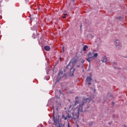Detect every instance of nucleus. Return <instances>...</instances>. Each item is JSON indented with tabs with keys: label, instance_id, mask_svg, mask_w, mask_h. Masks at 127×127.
Segmentation results:
<instances>
[{
	"label": "nucleus",
	"instance_id": "obj_11",
	"mask_svg": "<svg viewBox=\"0 0 127 127\" xmlns=\"http://www.w3.org/2000/svg\"><path fill=\"white\" fill-rule=\"evenodd\" d=\"M71 65V62H69V64L64 68V71L65 72L67 71V69H69V66Z\"/></svg>",
	"mask_w": 127,
	"mask_h": 127
},
{
	"label": "nucleus",
	"instance_id": "obj_34",
	"mask_svg": "<svg viewBox=\"0 0 127 127\" xmlns=\"http://www.w3.org/2000/svg\"><path fill=\"white\" fill-rule=\"evenodd\" d=\"M113 117H114L115 116V114H113Z\"/></svg>",
	"mask_w": 127,
	"mask_h": 127
},
{
	"label": "nucleus",
	"instance_id": "obj_28",
	"mask_svg": "<svg viewBox=\"0 0 127 127\" xmlns=\"http://www.w3.org/2000/svg\"><path fill=\"white\" fill-rule=\"evenodd\" d=\"M80 29L82 28V24H81V25H80Z\"/></svg>",
	"mask_w": 127,
	"mask_h": 127
},
{
	"label": "nucleus",
	"instance_id": "obj_25",
	"mask_svg": "<svg viewBox=\"0 0 127 127\" xmlns=\"http://www.w3.org/2000/svg\"><path fill=\"white\" fill-rule=\"evenodd\" d=\"M63 18H64V19L66 18V16H63Z\"/></svg>",
	"mask_w": 127,
	"mask_h": 127
},
{
	"label": "nucleus",
	"instance_id": "obj_21",
	"mask_svg": "<svg viewBox=\"0 0 127 127\" xmlns=\"http://www.w3.org/2000/svg\"><path fill=\"white\" fill-rule=\"evenodd\" d=\"M63 77H65V78H67V74L66 73L63 74Z\"/></svg>",
	"mask_w": 127,
	"mask_h": 127
},
{
	"label": "nucleus",
	"instance_id": "obj_3",
	"mask_svg": "<svg viewBox=\"0 0 127 127\" xmlns=\"http://www.w3.org/2000/svg\"><path fill=\"white\" fill-rule=\"evenodd\" d=\"M84 103L85 102L82 101V104H80L79 106L77 107V113H79L83 112V106H84Z\"/></svg>",
	"mask_w": 127,
	"mask_h": 127
},
{
	"label": "nucleus",
	"instance_id": "obj_23",
	"mask_svg": "<svg viewBox=\"0 0 127 127\" xmlns=\"http://www.w3.org/2000/svg\"><path fill=\"white\" fill-rule=\"evenodd\" d=\"M33 19H34V17H30V20H33Z\"/></svg>",
	"mask_w": 127,
	"mask_h": 127
},
{
	"label": "nucleus",
	"instance_id": "obj_30",
	"mask_svg": "<svg viewBox=\"0 0 127 127\" xmlns=\"http://www.w3.org/2000/svg\"><path fill=\"white\" fill-rule=\"evenodd\" d=\"M75 0H71V1H73V2H75Z\"/></svg>",
	"mask_w": 127,
	"mask_h": 127
},
{
	"label": "nucleus",
	"instance_id": "obj_15",
	"mask_svg": "<svg viewBox=\"0 0 127 127\" xmlns=\"http://www.w3.org/2000/svg\"><path fill=\"white\" fill-rule=\"evenodd\" d=\"M80 63H82V64L81 65V67L82 69L84 68V63H85V60H81V61H80Z\"/></svg>",
	"mask_w": 127,
	"mask_h": 127
},
{
	"label": "nucleus",
	"instance_id": "obj_35",
	"mask_svg": "<svg viewBox=\"0 0 127 127\" xmlns=\"http://www.w3.org/2000/svg\"><path fill=\"white\" fill-rule=\"evenodd\" d=\"M77 127H79V125H77Z\"/></svg>",
	"mask_w": 127,
	"mask_h": 127
},
{
	"label": "nucleus",
	"instance_id": "obj_8",
	"mask_svg": "<svg viewBox=\"0 0 127 127\" xmlns=\"http://www.w3.org/2000/svg\"><path fill=\"white\" fill-rule=\"evenodd\" d=\"M76 70V69L74 68V66H72L70 69V71H69V76H70V77H74V73H75V70Z\"/></svg>",
	"mask_w": 127,
	"mask_h": 127
},
{
	"label": "nucleus",
	"instance_id": "obj_5",
	"mask_svg": "<svg viewBox=\"0 0 127 127\" xmlns=\"http://www.w3.org/2000/svg\"><path fill=\"white\" fill-rule=\"evenodd\" d=\"M114 43L115 44L117 49H120V48L122 47V44H121L119 40H116L115 41H114Z\"/></svg>",
	"mask_w": 127,
	"mask_h": 127
},
{
	"label": "nucleus",
	"instance_id": "obj_1",
	"mask_svg": "<svg viewBox=\"0 0 127 127\" xmlns=\"http://www.w3.org/2000/svg\"><path fill=\"white\" fill-rule=\"evenodd\" d=\"M53 119L54 120L55 125L57 127H65V124L62 125L61 123H59V114L58 113H55L54 110Z\"/></svg>",
	"mask_w": 127,
	"mask_h": 127
},
{
	"label": "nucleus",
	"instance_id": "obj_31",
	"mask_svg": "<svg viewBox=\"0 0 127 127\" xmlns=\"http://www.w3.org/2000/svg\"><path fill=\"white\" fill-rule=\"evenodd\" d=\"M63 51L64 52V48H63Z\"/></svg>",
	"mask_w": 127,
	"mask_h": 127
},
{
	"label": "nucleus",
	"instance_id": "obj_26",
	"mask_svg": "<svg viewBox=\"0 0 127 127\" xmlns=\"http://www.w3.org/2000/svg\"><path fill=\"white\" fill-rule=\"evenodd\" d=\"M64 16H66V15H67V13H64Z\"/></svg>",
	"mask_w": 127,
	"mask_h": 127
},
{
	"label": "nucleus",
	"instance_id": "obj_27",
	"mask_svg": "<svg viewBox=\"0 0 127 127\" xmlns=\"http://www.w3.org/2000/svg\"><path fill=\"white\" fill-rule=\"evenodd\" d=\"M112 105L114 106V105H115V102H112Z\"/></svg>",
	"mask_w": 127,
	"mask_h": 127
},
{
	"label": "nucleus",
	"instance_id": "obj_17",
	"mask_svg": "<svg viewBox=\"0 0 127 127\" xmlns=\"http://www.w3.org/2000/svg\"><path fill=\"white\" fill-rule=\"evenodd\" d=\"M68 115L66 114V117H64V115H63V119H64V121H66L68 118Z\"/></svg>",
	"mask_w": 127,
	"mask_h": 127
},
{
	"label": "nucleus",
	"instance_id": "obj_2",
	"mask_svg": "<svg viewBox=\"0 0 127 127\" xmlns=\"http://www.w3.org/2000/svg\"><path fill=\"white\" fill-rule=\"evenodd\" d=\"M67 118L68 119H72V120H76V119L78 120L79 119V113L78 112H72V117L69 114V113H67Z\"/></svg>",
	"mask_w": 127,
	"mask_h": 127
},
{
	"label": "nucleus",
	"instance_id": "obj_12",
	"mask_svg": "<svg viewBox=\"0 0 127 127\" xmlns=\"http://www.w3.org/2000/svg\"><path fill=\"white\" fill-rule=\"evenodd\" d=\"M92 73H90V76H87L86 78V82H91L92 81Z\"/></svg>",
	"mask_w": 127,
	"mask_h": 127
},
{
	"label": "nucleus",
	"instance_id": "obj_16",
	"mask_svg": "<svg viewBox=\"0 0 127 127\" xmlns=\"http://www.w3.org/2000/svg\"><path fill=\"white\" fill-rule=\"evenodd\" d=\"M88 48V46L85 45L83 48V51H87V49Z\"/></svg>",
	"mask_w": 127,
	"mask_h": 127
},
{
	"label": "nucleus",
	"instance_id": "obj_36",
	"mask_svg": "<svg viewBox=\"0 0 127 127\" xmlns=\"http://www.w3.org/2000/svg\"><path fill=\"white\" fill-rule=\"evenodd\" d=\"M57 102V103H58V102H57V101H56Z\"/></svg>",
	"mask_w": 127,
	"mask_h": 127
},
{
	"label": "nucleus",
	"instance_id": "obj_32",
	"mask_svg": "<svg viewBox=\"0 0 127 127\" xmlns=\"http://www.w3.org/2000/svg\"><path fill=\"white\" fill-rule=\"evenodd\" d=\"M72 107V105L69 106V108H71Z\"/></svg>",
	"mask_w": 127,
	"mask_h": 127
},
{
	"label": "nucleus",
	"instance_id": "obj_13",
	"mask_svg": "<svg viewBox=\"0 0 127 127\" xmlns=\"http://www.w3.org/2000/svg\"><path fill=\"white\" fill-rule=\"evenodd\" d=\"M102 62H103V63H106L107 61H108V58H107V57L106 56H104L102 57V60H101Z\"/></svg>",
	"mask_w": 127,
	"mask_h": 127
},
{
	"label": "nucleus",
	"instance_id": "obj_6",
	"mask_svg": "<svg viewBox=\"0 0 127 127\" xmlns=\"http://www.w3.org/2000/svg\"><path fill=\"white\" fill-rule=\"evenodd\" d=\"M63 94L62 93V90H57L55 92V97L57 98V99H59L60 98V96Z\"/></svg>",
	"mask_w": 127,
	"mask_h": 127
},
{
	"label": "nucleus",
	"instance_id": "obj_19",
	"mask_svg": "<svg viewBox=\"0 0 127 127\" xmlns=\"http://www.w3.org/2000/svg\"><path fill=\"white\" fill-rule=\"evenodd\" d=\"M87 56H88V57H90V56H92V53L89 52V53L87 54Z\"/></svg>",
	"mask_w": 127,
	"mask_h": 127
},
{
	"label": "nucleus",
	"instance_id": "obj_29",
	"mask_svg": "<svg viewBox=\"0 0 127 127\" xmlns=\"http://www.w3.org/2000/svg\"><path fill=\"white\" fill-rule=\"evenodd\" d=\"M33 38H34V39H35V36H32Z\"/></svg>",
	"mask_w": 127,
	"mask_h": 127
},
{
	"label": "nucleus",
	"instance_id": "obj_4",
	"mask_svg": "<svg viewBox=\"0 0 127 127\" xmlns=\"http://www.w3.org/2000/svg\"><path fill=\"white\" fill-rule=\"evenodd\" d=\"M97 57H98V53H95L92 57H88L87 59H86V60L90 64H91V59H96Z\"/></svg>",
	"mask_w": 127,
	"mask_h": 127
},
{
	"label": "nucleus",
	"instance_id": "obj_14",
	"mask_svg": "<svg viewBox=\"0 0 127 127\" xmlns=\"http://www.w3.org/2000/svg\"><path fill=\"white\" fill-rule=\"evenodd\" d=\"M44 49L46 50V51H50V49H51V48H50L49 46H45L44 47Z\"/></svg>",
	"mask_w": 127,
	"mask_h": 127
},
{
	"label": "nucleus",
	"instance_id": "obj_18",
	"mask_svg": "<svg viewBox=\"0 0 127 127\" xmlns=\"http://www.w3.org/2000/svg\"><path fill=\"white\" fill-rule=\"evenodd\" d=\"M123 18H123V17L119 16V17H117L116 18V19H119V20H122L123 19Z\"/></svg>",
	"mask_w": 127,
	"mask_h": 127
},
{
	"label": "nucleus",
	"instance_id": "obj_24",
	"mask_svg": "<svg viewBox=\"0 0 127 127\" xmlns=\"http://www.w3.org/2000/svg\"><path fill=\"white\" fill-rule=\"evenodd\" d=\"M113 63L115 64V65H118V63L117 62H114Z\"/></svg>",
	"mask_w": 127,
	"mask_h": 127
},
{
	"label": "nucleus",
	"instance_id": "obj_10",
	"mask_svg": "<svg viewBox=\"0 0 127 127\" xmlns=\"http://www.w3.org/2000/svg\"><path fill=\"white\" fill-rule=\"evenodd\" d=\"M79 102H80V100L79 99V97H75V101L74 104H73V107H75V106H77V105H78V104H79Z\"/></svg>",
	"mask_w": 127,
	"mask_h": 127
},
{
	"label": "nucleus",
	"instance_id": "obj_9",
	"mask_svg": "<svg viewBox=\"0 0 127 127\" xmlns=\"http://www.w3.org/2000/svg\"><path fill=\"white\" fill-rule=\"evenodd\" d=\"M79 61V60H78L77 59H75V58H73L72 61H70V62H71V63H72V67H74L75 66V65H76V63H78V61Z\"/></svg>",
	"mask_w": 127,
	"mask_h": 127
},
{
	"label": "nucleus",
	"instance_id": "obj_20",
	"mask_svg": "<svg viewBox=\"0 0 127 127\" xmlns=\"http://www.w3.org/2000/svg\"><path fill=\"white\" fill-rule=\"evenodd\" d=\"M80 66H81V65L80 64H77L76 65L77 68H80Z\"/></svg>",
	"mask_w": 127,
	"mask_h": 127
},
{
	"label": "nucleus",
	"instance_id": "obj_22",
	"mask_svg": "<svg viewBox=\"0 0 127 127\" xmlns=\"http://www.w3.org/2000/svg\"><path fill=\"white\" fill-rule=\"evenodd\" d=\"M87 84H88V85H91V82H87L86 83V85H87Z\"/></svg>",
	"mask_w": 127,
	"mask_h": 127
},
{
	"label": "nucleus",
	"instance_id": "obj_33",
	"mask_svg": "<svg viewBox=\"0 0 127 127\" xmlns=\"http://www.w3.org/2000/svg\"><path fill=\"white\" fill-rule=\"evenodd\" d=\"M67 127H70V126L69 125V124H68Z\"/></svg>",
	"mask_w": 127,
	"mask_h": 127
},
{
	"label": "nucleus",
	"instance_id": "obj_7",
	"mask_svg": "<svg viewBox=\"0 0 127 127\" xmlns=\"http://www.w3.org/2000/svg\"><path fill=\"white\" fill-rule=\"evenodd\" d=\"M63 78V71L62 70H59L58 74V77H57V80H61Z\"/></svg>",
	"mask_w": 127,
	"mask_h": 127
}]
</instances>
